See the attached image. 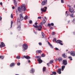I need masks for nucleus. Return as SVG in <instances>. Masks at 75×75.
I'll use <instances>...</instances> for the list:
<instances>
[{
    "label": "nucleus",
    "instance_id": "1",
    "mask_svg": "<svg viewBox=\"0 0 75 75\" xmlns=\"http://www.w3.org/2000/svg\"><path fill=\"white\" fill-rule=\"evenodd\" d=\"M18 10L19 12L25 13V10H26V8L24 4H22L21 7H19L18 8Z\"/></svg>",
    "mask_w": 75,
    "mask_h": 75
},
{
    "label": "nucleus",
    "instance_id": "2",
    "mask_svg": "<svg viewBox=\"0 0 75 75\" xmlns=\"http://www.w3.org/2000/svg\"><path fill=\"white\" fill-rule=\"evenodd\" d=\"M35 58H37V60L38 61L39 64H41L42 62V60L41 59V57L40 56H35Z\"/></svg>",
    "mask_w": 75,
    "mask_h": 75
},
{
    "label": "nucleus",
    "instance_id": "3",
    "mask_svg": "<svg viewBox=\"0 0 75 75\" xmlns=\"http://www.w3.org/2000/svg\"><path fill=\"white\" fill-rule=\"evenodd\" d=\"M33 27H35V28H38V31H41L42 30V26L41 25H33Z\"/></svg>",
    "mask_w": 75,
    "mask_h": 75
},
{
    "label": "nucleus",
    "instance_id": "4",
    "mask_svg": "<svg viewBox=\"0 0 75 75\" xmlns=\"http://www.w3.org/2000/svg\"><path fill=\"white\" fill-rule=\"evenodd\" d=\"M69 11L71 13H72V14H74V13H75L74 9H73L72 8H70V7H69Z\"/></svg>",
    "mask_w": 75,
    "mask_h": 75
},
{
    "label": "nucleus",
    "instance_id": "5",
    "mask_svg": "<svg viewBox=\"0 0 75 75\" xmlns=\"http://www.w3.org/2000/svg\"><path fill=\"white\" fill-rule=\"evenodd\" d=\"M68 62L67 60H63L62 61V64L63 65H67Z\"/></svg>",
    "mask_w": 75,
    "mask_h": 75
},
{
    "label": "nucleus",
    "instance_id": "6",
    "mask_svg": "<svg viewBox=\"0 0 75 75\" xmlns=\"http://www.w3.org/2000/svg\"><path fill=\"white\" fill-rule=\"evenodd\" d=\"M56 42L58 44H59L61 45H63V43H62V41L60 40H58L56 41Z\"/></svg>",
    "mask_w": 75,
    "mask_h": 75
},
{
    "label": "nucleus",
    "instance_id": "7",
    "mask_svg": "<svg viewBox=\"0 0 75 75\" xmlns=\"http://www.w3.org/2000/svg\"><path fill=\"white\" fill-rule=\"evenodd\" d=\"M23 45L24 50H26L28 48V46H27V44H24Z\"/></svg>",
    "mask_w": 75,
    "mask_h": 75
},
{
    "label": "nucleus",
    "instance_id": "8",
    "mask_svg": "<svg viewBox=\"0 0 75 75\" xmlns=\"http://www.w3.org/2000/svg\"><path fill=\"white\" fill-rule=\"evenodd\" d=\"M47 0H44L42 2L41 5L42 6L45 5L47 4Z\"/></svg>",
    "mask_w": 75,
    "mask_h": 75
},
{
    "label": "nucleus",
    "instance_id": "9",
    "mask_svg": "<svg viewBox=\"0 0 75 75\" xmlns=\"http://www.w3.org/2000/svg\"><path fill=\"white\" fill-rule=\"evenodd\" d=\"M44 8H45V9H44ZM47 7H44V8H41V11L43 12H45L47 10Z\"/></svg>",
    "mask_w": 75,
    "mask_h": 75
},
{
    "label": "nucleus",
    "instance_id": "10",
    "mask_svg": "<svg viewBox=\"0 0 75 75\" xmlns=\"http://www.w3.org/2000/svg\"><path fill=\"white\" fill-rule=\"evenodd\" d=\"M70 55L71 56L73 57H75V51H71L70 52Z\"/></svg>",
    "mask_w": 75,
    "mask_h": 75
},
{
    "label": "nucleus",
    "instance_id": "11",
    "mask_svg": "<svg viewBox=\"0 0 75 75\" xmlns=\"http://www.w3.org/2000/svg\"><path fill=\"white\" fill-rule=\"evenodd\" d=\"M20 19L21 21H22L24 18V16H23V14L22 13H21L20 14Z\"/></svg>",
    "mask_w": 75,
    "mask_h": 75
},
{
    "label": "nucleus",
    "instance_id": "12",
    "mask_svg": "<svg viewBox=\"0 0 75 75\" xmlns=\"http://www.w3.org/2000/svg\"><path fill=\"white\" fill-rule=\"evenodd\" d=\"M1 45H0V47L1 48H3L5 47V44L3 43V42H1Z\"/></svg>",
    "mask_w": 75,
    "mask_h": 75
},
{
    "label": "nucleus",
    "instance_id": "13",
    "mask_svg": "<svg viewBox=\"0 0 75 75\" xmlns=\"http://www.w3.org/2000/svg\"><path fill=\"white\" fill-rule=\"evenodd\" d=\"M24 57L26 59H30V58H31V57L30 56H23V57L22 59H24Z\"/></svg>",
    "mask_w": 75,
    "mask_h": 75
},
{
    "label": "nucleus",
    "instance_id": "14",
    "mask_svg": "<svg viewBox=\"0 0 75 75\" xmlns=\"http://www.w3.org/2000/svg\"><path fill=\"white\" fill-rule=\"evenodd\" d=\"M34 72H35V69L33 68H32L30 71V73H32V74L34 73Z\"/></svg>",
    "mask_w": 75,
    "mask_h": 75
},
{
    "label": "nucleus",
    "instance_id": "15",
    "mask_svg": "<svg viewBox=\"0 0 75 75\" xmlns=\"http://www.w3.org/2000/svg\"><path fill=\"white\" fill-rule=\"evenodd\" d=\"M58 60L59 62H61L62 61V59L61 57H59L58 59Z\"/></svg>",
    "mask_w": 75,
    "mask_h": 75
},
{
    "label": "nucleus",
    "instance_id": "16",
    "mask_svg": "<svg viewBox=\"0 0 75 75\" xmlns=\"http://www.w3.org/2000/svg\"><path fill=\"white\" fill-rule=\"evenodd\" d=\"M17 29L18 31H20L21 30V25H18L17 27Z\"/></svg>",
    "mask_w": 75,
    "mask_h": 75
},
{
    "label": "nucleus",
    "instance_id": "17",
    "mask_svg": "<svg viewBox=\"0 0 75 75\" xmlns=\"http://www.w3.org/2000/svg\"><path fill=\"white\" fill-rule=\"evenodd\" d=\"M61 69H58V71H57V72L59 74H61Z\"/></svg>",
    "mask_w": 75,
    "mask_h": 75
},
{
    "label": "nucleus",
    "instance_id": "18",
    "mask_svg": "<svg viewBox=\"0 0 75 75\" xmlns=\"http://www.w3.org/2000/svg\"><path fill=\"white\" fill-rule=\"evenodd\" d=\"M41 52H42V51H41V50H37L36 51V53L38 54H40V53H41Z\"/></svg>",
    "mask_w": 75,
    "mask_h": 75
},
{
    "label": "nucleus",
    "instance_id": "19",
    "mask_svg": "<svg viewBox=\"0 0 75 75\" xmlns=\"http://www.w3.org/2000/svg\"><path fill=\"white\" fill-rule=\"evenodd\" d=\"M14 65H15V63H12L10 64V67H13V66H14Z\"/></svg>",
    "mask_w": 75,
    "mask_h": 75
},
{
    "label": "nucleus",
    "instance_id": "20",
    "mask_svg": "<svg viewBox=\"0 0 75 75\" xmlns=\"http://www.w3.org/2000/svg\"><path fill=\"white\" fill-rule=\"evenodd\" d=\"M65 66H63L62 67V71H64V69L65 68Z\"/></svg>",
    "mask_w": 75,
    "mask_h": 75
},
{
    "label": "nucleus",
    "instance_id": "21",
    "mask_svg": "<svg viewBox=\"0 0 75 75\" xmlns=\"http://www.w3.org/2000/svg\"><path fill=\"white\" fill-rule=\"evenodd\" d=\"M62 57H64V58H67V55H65V54H63L62 55Z\"/></svg>",
    "mask_w": 75,
    "mask_h": 75
},
{
    "label": "nucleus",
    "instance_id": "22",
    "mask_svg": "<svg viewBox=\"0 0 75 75\" xmlns=\"http://www.w3.org/2000/svg\"><path fill=\"white\" fill-rule=\"evenodd\" d=\"M14 1L15 3V5L16 7L17 6V1H16V0H14Z\"/></svg>",
    "mask_w": 75,
    "mask_h": 75
},
{
    "label": "nucleus",
    "instance_id": "23",
    "mask_svg": "<svg viewBox=\"0 0 75 75\" xmlns=\"http://www.w3.org/2000/svg\"><path fill=\"white\" fill-rule=\"evenodd\" d=\"M46 70V67H44L43 68V72H45Z\"/></svg>",
    "mask_w": 75,
    "mask_h": 75
},
{
    "label": "nucleus",
    "instance_id": "24",
    "mask_svg": "<svg viewBox=\"0 0 75 75\" xmlns=\"http://www.w3.org/2000/svg\"><path fill=\"white\" fill-rule=\"evenodd\" d=\"M42 38H43L44 37V36H45V35L44 34V33L42 32Z\"/></svg>",
    "mask_w": 75,
    "mask_h": 75
},
{
    "label": "nucleus",
    "instance_id": "25",
    "mask_svg": "<svg viewBox=\"0 0 75 75\" xmlns=\"http://www.w3.org/2000/svg\"><path fill=\"white\" fill-rule=\"evenodd\" d=\"M72 57L71 56H69L68 57V58H69V59H70L69 60L70 61H72Z\"/></svg>",
    "mask_w": 75,
    "mask_h": 75
},
{
    "label": "nucleus",
    "instance_id": "26",
    "mask_svg": "<svg viewBox=\"0 0 75 75\" xmlns=\"http://www.w3.org/2000/svg\"><path fill=\"white\" fill-rule=\"evenodd\" d=\"M65 15L67 16H68V11H66V12Z\"/></svg>",
    "mask_w": 75,
    "mask_h": 75
},
{
    "label": "nucleus",
    "instance_id": "27",
    "mask_svg": "<svg viewBox=\"0 0 75 75\" xmlns=\"http://www.w3.org/2000/svg\"><path fill=\"white\" fill-rule=\"evenodd\" d=\"M27 18H28V16H26L24 18V19L25 20H27Z\"/></svg>",
    "mask_w": 75,
    "mask_h": 75
},
{
    "label": "nucleus",
    "instance_id": "28",
    "mask_svg": "<svg viewBox=\"0 0 75 75\" xmlns=\"http://www.w3.org/2000/svg\"><path fill=\"white\" fill-rule=\"evenodd\" d=\"M48 44H49V45L51 47H52V48H53V47H52V45H51V44L50 43V42H48Z\"/></svg>",
    "mask_w": 75,
    "mask_h": 75
},
{
    "label": "nucleus",
    "instance_id": "29",
    "mask_svg": "<svg viewBox=\"0 0 75 75\" xmlns=\"http://www.w3.org/2000/svg\"><path fill=\"white\" fill-rule=\"evenodd\" d=\"M52 74L53 75H57V73L55 71H53L52 72Z\"/></svg>",
    "mask_w": 75,
    "mask_h": 75
},
{
    "label": "nucleus",
    "instance_id": "30",
    "mask_svg": "<svg viewBox=\"0 0 75 75\" xmlns=\"http://www.w3.org/2000/svg\"><path fill=\"white\" fill-rule=\"evenodd\" d=\"M17 21H18V23H21L20 22V19H19V18H18L17 19Z\"/></svg>",
    "mask_w": 75,
    "mask_h": 75
},
{
    "label": "nucleus",
    "instance_id": "31",
    "mask_svg": "<svg viewBox=\"0 0 75 75\" xmlns=\"http://www.w3.org/2000/svg\"><path fill=\"white\" fill-rule=\"evenodd\" d=\"M4 59V57L3 56H0V59Z\"/></svg>",
    "mask_w": 75,
    "mask_h": 75
},
{
    "label": "nucleus",
    "instance_id": "32",
    "mask_svg": "<svg viewBox=\"0 0 75 75\" xmlns=\"http://www.w3.org/2000/svg\"><path fill=\"white\" fill-rule=\"evenodd\" d=\"M16 59H20V56H16Z\"/></svg>",
    "mask_w": 75,
    "mask_h": 75
},
{
    "label": "nucleus",
    "instance_id": "33",
    "mask_svg": "<svg viewBox=\"0 0 75 75\" xmlns=\"http://www.w3.org/2000/svg\"><path fill=\"white\" fill-rule=\"evenodd\" d=\"M46 21L44 19H43V20L42 21V23H43V24H44L45 23H46Z\"/></svg>",
    "mask_w": 75,
    "mask_h": 75
},
{
    "label": "nucleus",
    "instance_id": "34",
    "mask_svg": "<svg viewBox=\"0 0 75 75\" xmlns=\"http://www.w3.org/2000/svg\"><path fill=\"white\" fill-rule=\"evenodd\" d=\"M41 57H45V55L44 54H42L41 55Z\"/></svg>",
    "mask_w": 75,
    "mask_h": 75
},
{
    "label": "nucleus",
    "instance_id": "35",
    "mask_svg": "<svg viewBox=\"0 0 75 75\" xmlns=\"http://www.w3.org/2000/svg\"><path fill=\"white\" fill-rule=\"evenodd\" d=\"M53 63V60H51L50 62V64H52Z\"/></svg>",
    "mask_w": 75,
    "mask_h": 75
},
{
    "label": "nucleus",
    "instance_id": "36",
    "mask_svg": "<svg viewBox=\"0 0 75 75\" xmlns=\"http://www.w3.org/2000/svg\"><path fill=\"white\" fill-rule=\"evenodd\" d=\"M70 16L71 17H74V15L73 14H71L70 15Z\"/></svg>",
    "mask_w": 75,
    "mask_h": 75
},
{
    "label": "nucleus",
    "instance_id": "37",
    "mask_svg": "<svg viewBox=\"0 0 75 75\" xmlns=\"http://www.w3.org/2000/svg\"><path fill=\"white\" fill-rule=\"evenodd\" d=\"M72 21L75 24V18L73 19V20Z\"/></svg>",
    "mask_w": 75,
    "mask_h": 75
},
{
    "label": "nucleus",
    "instance_id": "38",
    "mask_svg": "<svg viewBox=\"0 0 75 75\" xmlns=\"http://www.w3.org/2000/svg\"><path fill=\"white\" fill-rule=\"evenodd\" d=\"M57 40V39L55 38H54V39L53 40V41L54 42V41L55 42H56V41Z\"/></svg>",
    "mask_w": 75,
    "mask_h": 75
},
{
    "label": "nucleus",
    "instance_id": "39",
    "mask_svg": "<svg viewBox=\"0 0 75 75\" xmlns=\"http://www.w3.org/2000/svg\"><path fill=\"white\" fill-rule=\"evenodd\" d=\"M33 23V21L32 20L29 21V24H32Z\"/></svg>",
    "mask_w": 75,
    "mask_h": 75
},
{
    "label": "nucleus",
    "instance_id": "40",
    "mask_svg": "<svg viewBox=\"0 0 75 75\" xmlns=\"http://www.w3.org/2000/svg\"><path fill=\"white\" fill-rule=\"evenodd\" d=\"M11 18H13V15L12 14H11Z\"/></svg>",
    "mask_w": 75,
    "mask_h": 75
},
{
    "label": "nucleus",
    "instance_id": "41",
    "mask_svg": "<svg viewBox=\"0 0 75 75\" xmlns=\"http://www.w3.org/2000/svg\"><path fill=\"white\" fill-rule=\"evenodd\" d=\"M51 25H52V26H54V23H51Z\"/></svg>",
    "mask_w": 75,
    "mask_h": 75
},
{
    "label": "nucleus",
    "instance_id": "42",
    "mask_svg": "<svg viewBox=\"0 0 75 75\" xmlns=\"http://www.w3.org/2000/svg\"><path fill=\"white\" fill-rule=\"evenodd\" d=\"M17 65L19 66V65H20V62H18L17 63Z\"/></svg>",
    "mask_w": 75,
    "mask_h": 75
},
{
    "label": "nucleus",
    "instance_id": "43",
    "mask_svg": "<svg viewBox=\"0 0 75 75\" xmlns=\"http://www.w3.org/2000/svg\"><path fill=\"white\" fill-rule=\"evenodd\" d=\"M52 35H54V34H55V32H53L52 33Z\"/></svg>",
    "mask_w": 75,
    "mask_h": 75
},
{
    "label": "nucleus",
    "instance_id": "44",
    "mask_svg": "<svg viewBox=\"0 0 75 75\" xmlns=\"http://www.w3.org/2000/svg\"><path fill=\"white\" fill-rule=\"evenodd\" d=\"M61 2L62 3H64V0H61Z\"/></svg>",
    "mask_w": 75,
    "mask_h": 75
},
{
    "label": "nucleus",
    "instance_id": "45",
    "mask_svg": "<svg viewBox=\"0 0 75 75\" xmlns=\"http://www.w3.org/2000/svg\"><path fill=\"white\" fill-rule=\"evenodd\" d=\"M56 50V51H58V50H59V49H58V48L56 47L55 48Z\"/></svg>",
    "mask_w": 75,
    "mask_h": 75
},
{
    "label": "nucleus",
    "instance_id": "46",
    "mask_svg": "<svg viewBox=\"0 0 75 75\" xmlns=\"http://www.w3.org/2000/svg\"><path fill=\"white\" fill-rule=\"evenodd\" d=\"M38 19H41V17H38Z\"/></svg>",
    "mask_w": 75,
    "mask_h": 75
},
{
    "label": "nucleus",
    "instance_id": "47",
    "mask_svg": "<svg viewBox=\"0 0 75 75\" xmlns=\"http://www.w3.org/2000/svg\"><path fill=\"white\" fill-rule=\"evenodd\" d=\"M39 45H42V43L41 42H39Z\"/></svg>",
    "mask_w": 75,
    "mask_h": 75
},
{
    "label": "nucleus",
    "instance_id": "48",
    "mask_svg": "<svg viewBox=\"0 0 75 75\" xmlns=\"http://www.w3.org/2000/svg\"><path fill=\"white\" fill-rule=\"evenodd\" d=\"M48 26H49V27H51V25L50 23H48Z\"/></svg>",
    "mask_w": 75,
    "mask_h": 75
},
{
    "label": "nucleus",
    "instance_id": "49",
    "mask_svg": "<svg viewBox=\"0 0 75 75\" xmlns=\"http://www.w3.org/2000/svg\"><path fill=\"white\" fill-rule=\"evenodd\" d=\"M13 21H11V25H13Z\"/></svg>",
    "mask_w": 75,
    "mask_h": 75
},
{
    "label": "nucleus",
    "instance_id": "50",
    "mask_svg": "<svg viewBox=\"0 0 75 75\" xmlns=\"http://www.w3.org/2000/svg\"><path fill=\"white\" fill-rule=\"evenodd\" d=\"M35 25H37V24H38V23H35Z\"/></svg>",
    "mask_w": 75,
    "mask_h": 75
},
{
    "label": "nucleus",
    "instance_id": "51",
    "mask_svg": "<svg viewBox=\"0 0 75 75\" xmlns=\"http://www.w3.org/2000/svg\"><path fill=\"white\" fill-rule=\"evenodd\" d=\"M2 20V18L0 16V21H1Z\"/></svg>",
    "mask_w": 75,
    "mask_h": 75
},
{
    "label": "nucleus",
    "instance_id": "52",
    "mask_svg": "<svg viewBox=\"0 0 75 75\" xmlns=\"http://www.w3.org/2000/svg\"><path fill=\"white\" fill-rule=\"evenodd\" d=\"M0 4L1 6H2L3 5V3H2V2H1V3H0Z\"/></svg>",
    "mask_w": 75,
    "mask_h": 75
},
{
    "label": "nucleus",
    "instance_id": "53",
    "mask_svg": "<svg viewBox=\"0 0 75 75\" xmlns=\"http://www.w3.org/2000/svg\"><path fill=\"white\" fill-rule=\"evenodd\" d=\"M50 29H51V30H53V28L52 27H50Z\"/></svg>",
    "mask_w": 75,
    "mask_h": 75
},
{
    "label": "nucleus",
    "instance_id": "54",
    "mask_svg": "<svg viewBox=\"0 0 75 75\" xmlns=\"http://www.w3.org/2000/svg\"><path fill=\"white\" fill-rule=\"evenodd\" d=\"M45 19L46 20H47V18L45 16Z\"/></svg>",
    "mask_w": 75,
    "mask_h": 75
},
{
    "label": "nucleus",
    "instance_id": "55",
    "mask_svg": "<svg viewBox=\"0 0 75 75\" xmlns=\"http://www.w3.org/2000/svg\"><path fill=\"white\" fill-rule=\"evenodd\" d=\"M15 8L14 6H13L12 7V8L13 9H14V8Z\"/></svg>",
    "mask_w": 75,
    "mask_h": 75
},
{
    "label": "nucleus",
    "instance_id": "56",
    "mask_svg": "<svg viewBox=\"0 0 75 75\" xmlns=\"http://www.w3.org/2000/svg\"><path fill=\"white\" fill-rule=\"evenodd\" d=\"M40 25H41L42 24V22H41L40 23Z\"/></svg>",
    "mask_w": 75,
    "mask_h": 75
},
{
    "label": "nucleus",
    "instance_id": "57",
    "mask_svg": "<svg viewBox=\"0 0 75 75\" xmlns=\"http://www.w3.org/2000/svg\"><path fill=\"white\" fill-rule=\"evenodd\" d=\"M55 61H58V59H56L55 60Z\"/></svg>",
    "mask_w": 75,
    "mask_h": 75
},
{
    "label": "nucleus",
    "instance_id": "58",
    "mask_svg": "<svg viewBox=\"0 0 75 75\" xmlns=\"http://www.w3.org/2000/svg\"><path fill=\"white\" fill-rule=\"evenodd\" d=\"M49 64H50L49 63H47V65H48V67H49Z\"/></svg>",
    "mask_w": 75,
    "mask_h": 75
},
{
    "label": "nucleus",
    "instance_id": "59",
    "mask_svg": "<svg viewBox=\"0 0 75 75\" xmlns=\"http://www.w3.org/2000/svg\"><path fill=\"white\" fill-rule=\"evenodd\" d=\"M73 34L75 35V32H73Z\"/></svg>",
    "mask_w": 75,
    "mask_h": 75
},
{
    "label": "nucleus",
    "instance_id": "60",
    "mask_svg": "<svg viewBox=\"0 0 75 75\" xmlns=\"http://www.w3.org/2000/svg\"><path fill=\"white\" fill-rule=\"evenodd\" d=\"M28 62H30V60H28Z\"/></svg>",
    "mask_w": 75,
    "mask_h": 75
},
{
    "label": "nucleus",
    "instance_id": "61",
    "mask_svg": "<svg viewBox=\"0 0 75 75\" xmlns=\"http://www.w3.org/2000/svg\"><path fill=\"white\" fill-rule=\"evenodd\" d=\"M70 53H71V52H70V51H69V52H68V54H70Z\"/></svg>",
    "mask_w": 75,
    "mask_h": 75
},
{
    "label": "nucleus",
    "instance_id": "62",
    "mask_svg": "<svg viewBox=\"0 0 75 75\" xmlns=\"http://www.w3.org/2000/svg\"><path fill=\"white\" fill-rule=\"evenodd\" d=\"M13 25H11V27H10V28H12V26Z\"/></svg>",
    "mask_w": 75,
    "mask_h": 75
},
{
    "label": "nucleus",
    "instance_id": "63",
    "mask_svg": "<svg viewBox=\"0 0 75 75\" xmlns=\"http://www.w3.org/2000/svg\"><path fill=\"white\" fill-rule=\"evenodd\" d=\"M35 34H37V32H35Z\"/></svg>",
    "mask_w": 75,
    "mask_h": 75
},
{
    "label": "nucleus",
    "instance_id": "64",
    "mask_svg": "<svg viewBox=\"0 0 75 75\" xmlns=\"http://www.w3.org/2000/svg\"><path fill=\"white\" fill-rule=\"evenodd\" d=\"M50 75H53V74H50Z\"/></svg>",
    "mask_w": 75,
    "mask_h": 75
}]
</instances>
